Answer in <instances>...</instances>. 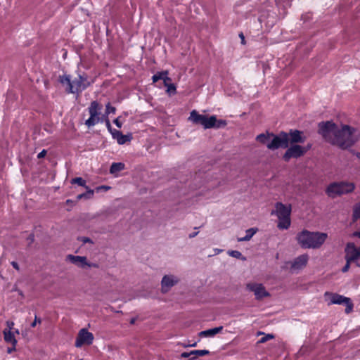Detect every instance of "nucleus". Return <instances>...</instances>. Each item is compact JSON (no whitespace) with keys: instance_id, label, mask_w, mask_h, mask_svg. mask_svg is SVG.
I'll use <instances>...</instances> for the list:
<instances>
[{"instance_id":"nucleus-1","label":"nucleus","mask_w":360,"mask_h":360,"mask_svg":"<svg viewBox=\"0 0 360 360\" xmlns=\"http://www.w3.org/2000/svg\"><path fill=\"white\" fill-rule=\"evenodd\" d=\"M58 82L63 86L66 85L65 91L68 94H79L89 86L93 82L89 80L88 75L86 73L78 74L77 77L73 80L69 75L64 74L59 75Z\"/></svg>"},{"instance_id":"nucleus-2","label":"nucleus","mask_w":360,"mask_h":360,"mask_svg":"<svg viewBox=\"0 0 360 360\" xmlns=\"http://www.w3.org/2000/svg\"><path fill=\"white\" fill-rule=\"evenodd\" d=\"M287 139V132L283 131L277 134L266 131L256 136V140L258 142L266 145V148L271 150L288 148V139Z\"/></svg>"},{"instance_id":"nucleus-3","label":"nucleus","mask_w":360,"mask_h":360,"mask_svg":"<svg viewBox=\"0 0 360 360\" xmlns=\"http://www.w3.org/2000/svg\"><path fill=\"white\" fill-rule=\"evenodd\" d=\"M328 235L325 233L303 230L297 233L296 239L304 249H318L324 243Z\"/></svg>"},{"instance_id":"nucleus-4","label":"nucleus","mask_w":360,"mask_h":360,"mask_svg":"<svg viewBox=\"0 0 360 360\" xmlns=\"http://www.w3.org/2000/svg\"><path fill=\"white\" fill-rule=\"evenodd\" d=\"M356 130L348 125H343L342 129L338 127L335 135L333 144L342 149H347L352 146L357 141Z\"/></svg>"},{"instance_id":"nucleus-5","label":"nucleus","mask_w":360,"mask_h":360,"mask_svg":"<svg viewBox=\"0 0 360 360\" xmlns=\"http://www.w3.org/2000/svg\"><path fill=\"white\" fill-rule=\"evenodd\" d=\"M275 210H272L271 215H276L278 219V228L279 229H288L290 226L291 205H284L281 202L275 204Z\"/></svg>"},{"instance_id":"nucleus-6","label":"nucleus","mask_w":360,"mask_h":360,"mask_svg":"<svg viewBox=\"0 0 360 360\" xmlns=\"http://www.w3.org/2000/svg\"><path fill=\"white\" fill-rule=\"evenodd\" d=\"M355 185L347 181L333 182L330 184L326 189V194L334 198L344 194H348L354 191Z\"/></svg>"},{"instance_id":"nucleus-7","label":"nucleus","mask_w":360,"mask_h":360,"mask_svg":"<svg viewBox=\"0 0 360 360\" xmlns=\"http://www.w3.org/2000/svg\"><path fill=\"white\" fill-rule=\"evenodd\" d=\"M338 126L332 121L321 122L319 123L318 133L328 143L333 144Z\"/></svg>"},{"instance_id":"nucleus-8","label":"nucleus","mask_w":360,"mask_h":360,"mask_svg":"<svg viewBox=\"0 0 360 360\" xmlns=\"http://www.w3.org/2000/svg\"><path fill=\"white\" fill-rule=\"evenodd\" d=\"M283 155V160L289 162L291 159H298L306 154L305 148L300 144H290Z\"/></svg>"},{"instance_id":"nucleus-9","label":"nucleus","mask_w":360,"mask_h":360,"mask_svg":"<svg viewBox=\"0 0 360 360\" xmlns=\"http://www.w3.org/2000/svg\"><path fill=\"white\" fill-rule=\"evenodd\" d=\"M326 295L330 296V304H345L346 306L345 312L350 313L353 309V304L350 298L337 293L326 292Z\"/></svg>"},{"instance_id":"nucleus-10","label":"nucleus","mask_w":360,"mask_h":360,"mask_svg":"<svg viewBox=\"0 0 360 360\" xmlns=\"http://www.w3.org/2000/svg\"><path fill=\"white\" fill-rule=\"evenodd\" d=\"M188 120L194 124L202 126L205 129L212 126V123L210 122V117L206 115L199 114L195 110L191 112Z\"/></svg>"},{"instance_id":"nucleus-11","label":"nucleus","mask_w":360,"mask_h":360,"mask_svg":"<svg viewBox=\"0 0 360 360\" xmlns=\"http://www.w3.org/2000/svg\"><path fill=\"white\" fill-rule=\"evenodd\" d=\"M94 340V335L87 329L82 328L79 331L75 345L76 347H81L83 345H91Z\"/></svg>"},{"instance_id":"nucleus-12","label":"nucleus","mask_w":360,"mask_h":360,"mask_svg":"<svg viewBox=\"0 0 360 360\" xmlns=\"http://www.w3.org/2000/svg\"><path fill=\"white\" fill-rule=\"evenodd\" d=\"M345 260L355 262L360 259V247L356 248L354 243H348L345 249Z\"/></svg>"},{"instance_id":"nucleus-13","label":"nucleus","mask_w":360,"mask_h":360,"mask_svg":"<svg viewBox=\"0 0 360 360\" xmlns=\"http://www.w3.org/2000/svg\"><path fill=\"white\" fill-rule=\"evenodd\" d=\"M247 289L253 292L257 300H262L264 297H269L270 294L266 290L264 286L261 283H248Z\"/></svg>"},{"instance_id":"nucleus-14","label":"nucleus","mask_w":360,"mask_h":360,"mask_svg":"<svg viewBox=\"0 0 360 360\" xmlns=\"http://www.w3.org/2000/svg\"><path fill=\"white\" fill-rule=\"evenodd\" d=\"M288 139V146L290 144H300L306 141V137L304 136V132L298 129H290L287 132Z\"/></svg>"},{"instance_id":"nucleus-15","label":"nucleus","mask_w":360,"mask_h":360,"mask_svg":"<svg viewBox=\"0 0 360 360\" xmlns=\"http://www.w3.org/2000/svg\"><path fill=\"white\" fill-rule=\"evenodd\" d=\"M179 282L178 278L172 275H165L161 281L162 292H167L174 285Z\"/></svg>"},{"instance_id":"nucleus-16","label":"nucleus","mask_w":360,"mask_h":360,"mask_svg":"<svg viewBox=\"0 0 360 360\" xmlns=\"http://www.w3.org/2000/svg\"><path fill=\"white\" fill-rule=\"evenodd\" d=\"M308 255H302L294 259L291 264V269L298 270L304 268L308 262Z\"/></svg>"},{"instance_id":"nucleus-17","label":"nucleus","mask_w":360,"mask_h":360,"mask_svg":"<svg viewBox=\"0 0 360 360\" xmlns=\"http://www.w3.org/2000/svg\"><path fill=\"white\" fill-rule=\"evenodd\" d=\"M67 260L80 268H84L87 264V259L84 256L67 255Z\"/></svg>"},{"instance_id":"nucleus-18","label":"nucleus","mask_w":360,"mask_h":360,"mask_svg":"<svg viewBox=\"0 0 360 360\" xmlns=\"http://www.w3.org/2000/svg\"><path fill=\"white\" fill-rule=\"evenodd\" d=\"M162 79L163 81V84L165 86H167L170 82H172V79L168 77V71H161L158 72L152 77L153 82H157L158 80Z\"/></svg>"},{"instance_id":"nucleus-19","label":"nucleus","mask_w":360,"mask_h":360,"mask_svg":"<svg viewBox=\"0 0 360 360\" xmlns=\"http://www.w3.org/2000/svg\"><path fill=\"white\" fill-rule=\"evenodd\" d=\"M112 136L114 139L117 140L120 145H123L127 142H129L132 139L131 134L124 135L120 131L118 130H114Z\"/></svg>"},{"instance_id":"nucleus-20","label":"nucleus","mask_w":360,"mask_h":360,"mask_svg":"<svg viewBox=\"0 0 360 360\" xmlns=\"http://www.w3.org/2000/svg\"><path fill=\"white\" fill-rule=\"evenodd\" d=\"M210 122H211L212 126H210L208 129H221L227 124L225 120H217L216 115L210 116Z\"/></svg>"},{"instance_id":"nucleus-21","label":"nucleus","mask_w":360,"mask_h":360,"mask_svg":"<svg viewBox=\"0 0 360 360\" xmlns=\"http://www.w3.org/2000/svg\"><path fill=\"white\" fill-rule=\"evenodd\" d=\"M102 105L98 101H94L90 103L88 110L91 117H98L101 114Z\"/></svg>"},{"instance_id":"nucleus-22","label":"nucleus","mask_w":360,"mask_h":360,"mask_svg":"<svg viewBox=\"0 0 360 360\" xmlns=\"http://www.w3.org/2000/svg\"><path fill=\"white\" fill-rule=\"evenodd\" d=\"M223 330V326H219L208 330H202L199 333L200 337H213Z\"/></svg>"},{"instance_id":"nucleus-23","label":"nucleus","mask_w":360,"mask_h":360,"mask_svg":"<svg viewBox=\"0 0 360 360\" xmlns=\"http://www.w3.org/2000/svg\"><path fill=\"white\" fill-rule=\"evenodd\" d=\"M4 340L8 343H11L13 346L15 347L17 345V340L14 337V333H12L10 330H4Z\"/></svg>"},{"instance_id":"nucleus-24","label":"nucleus","mask_w":360,"mask_h":360,"mask_svg":"<svg viewBox=\"0 0 360 360\" xmlns=\"http://www.w3.org/2000/svg\"><path fill=\"white\" fill-rule=\"evenodd\" d=\"M257 231H258L257 228H250V229H248L245 231V233H246L245 236L244 237H242V238H238V241L243 242V241H248V240H250L252 238V237L257 233Z\"/></svg>"},{"instance_id":"nucleus-25","label":"nucleus","mask_w":360,"mask_h":360,"mask_svg":"<svg viewBox=\"0 0 360 360\" xmlns=\"http://www.w3.org/2000/svg\"><path fill=\"white\" fill-rule=\"evenodd\" d=\"M125 165L122 162H113L110 168V173L115 174L124 169Z\"/></svg>"},{"instance_id":"nucleus-26","label":"nucleus","mask_w":360,"mask_h":360,"mask_svg":"<svg viewBox=\"0 0 360 360\" xmlns=\"http://www.w3.org/2000/svg\"><path fill=\"white\" fill-rule=\"evenodd\" d=\"M193 355H195L189 359V360H195L197 356H202L210 354V351L207 349L202 350H192Z\"/></svg>"},{"instance_id":"nucleus-27","label":"nucleus","mask_w":360,"mask_h":360,"mask_svg":"<svg viewBox=\"0 0 360 360\" xmlns=\"http://www.w3.org/2000/svg\"><path fill=\"white\" fill-rule=\"evenodd\" d=\"M87 191L85 193H81L77 195V198L78 200L81 199H90L94 196V191L90 188H86Z\"/></svg>"},{"instance_id":"nucleus-28","label":"nucleus","mask_w":360,"mask_h":360,"mask_svg":"<svg viewBox=\"0 0 360 360\" xmlns=\"http://www.w3.org/2000/svg\"><path fill=\"white\" fill-rule=\"evenodd\" d=\"M72 184H78L79 186L85 187L88 188V186H86V181L83 179L82 177H75L71 179Z\"/></svg>"},{"instance_id":"nucleus-29","label":"nucleus","mask_w":360,"mask_h":360,"mask_svg":"<svg viewBox=\"0 0 360 360\" xmlns=\"http://www.w3.org/2000/svg\"><path fill=\"white\" fill-rule=\"evenodd\" d=\"M99 120H100L97 119L96 117H91V115H90L89 118L86 120L85 124L88 127H91L94 126L96 124L98 123Z\"/></svg>"},{"instance_id":"nucleus-30","label":"nucleus","mask_w":360,"mask_h":360,"mask_svg":"<svg viewBox=\"0 0 360 360\" xmlns=\"http://www.w3.org/2000/svg\"><path fill=\"white\" fill-rule=\"evenodd\" d=\"M116 112V108L113 106H111L110 103H108L105 105V112L104 114L105 117H108V115L110 113L115 114Z\"/></svg>"},{"instance_id":"nucleus-31","label":"nucleus","mask_w":360,"mask_h":360,"mask_svg":"<svg viewBox=\"0 0 360 360\" xmlns=\"http://www.w3.org/2000/svg\"><path fill=\"white\" fill-rule=\"evenodd\" d=\"M353 218L354 220H356L360 218V203L356 204L354 207Z\"/></svg>"},{"instance_id":"nucleus-32","label":"nucleus","mask_w":360,"mask_h":360,"mask_svg":"<svg viewBox=\"0 0 360 360\" xmlns=\"http://www.w3.org/2000/svg\"><path fill=\"white\" fill-rule=\"evenodd\" d=\"M228 254L233 257H235V258H237V259H245L244 257H243V255L241 254V252L240 251H238V250H230L228 252Z\"/></svg>"},{"instance_id":"nucleus-33","label":"nucleus","mask_w":360,"mask_h":360,"mask_svg":"<svg viewBox=\"0 0 360 360\" xmlns=\"http://www.w3.org/2000/svg\"><path fill=\"white\" fill-rule=\"evenodd\" d=\"M167 92H168L169 94H176V86L173 83L170 82L169 84L167 85Z\"/></svg>"},{"instance_id":"nucleus-34","label":"nucleus","mask_w":360,"mask_h":360,"mask_svg":"<svg viewBox=\"0 0 360 360\" xmlns=\"http://www.w3.org/2000/svg\"><path fill=\"white\" fill-rule=\"evenodd\" d=\"M274 338V335H272V334H266L265 335L264 337H262L259 340V343H264L269 340H271Z\"/></svg>"},{"instance_id":"nucleus-35","label":"nucleus","mask_w":360,"mask_h":360,"mask_svg":"<svg viewBox=\"0 0 360 360\" xmlns=\"http://www.w3.org/2000/svg\"><path fill=\"white\" fill-rule=\"evenodd\" d=\"M105 125H106V127H107L108 130L109 131V132L112 136L113 131L116 130V129H112L108 117H105Z\"/></svg>"},{"instance_id":"nucleus-36","label":"nucleus","mask_w":360,"mask_h":360,"mask_svg":"<svg viewBox=\"0 0 360 360\" xmlns=\"http://www.w3.org/2000/svg\"><path fill=\"white\" fill-rule=\"evenodd\" d=\"M78 240L82 241L83 243H91V244L94 243L93 240L88 237H84V236L79 237V238H78Z\"/></svg>"},{"instance_id":"nucleus-37","label":"nucleus","mask_w":360,"mask_h":360,"mask_svg":"<svg viewBox=\"0 0 360 360\" xmlns=\"http://www.w3.org/2000/svg\"><path fill=\"white\" fill-rule=\"evenodd\" d=\"M350 263H351V262H349V260H346V264L343 266V268L342 269V271L343 273H345V272L348 271V270L349 269V266H350Z\"/></svg>"},{"instance_id":"nucleus-38","label":"nucleus","mask_w":360,"mask_h":360,"mask_svg":"<svg viewBox=\"0 0 360 360\" xmlns=\"http://www.w3.org/2000/svg\"><path fill=\"white\" fill-rule=\"evenodd\" d=\"M41 322V319H38L37 315H35L34 321L31 323V327L34 328L36 326L37 323H40Z\"/></svg>"},{"instance_id":"nucleus-39","label":"nucleus","mask_w":360,"mask_h":360,"mask_svg":"<svg viewBox=\"0 0 360 360\" xmlns=\"http://www.w3.org/2000/svg\"><path fill=\"white\" fill-rule=\"evenodd\" d=\"M120 117H117L116 119H115L113 120V122L114 124L118 127V128H121L122 127V123L120 121Z\"/></svg>"},{"instance_id":"nucleus-40","label":"nucleus","mask_w":360,"mask_h":360,"mask_svg":"<svg viewBox=\"0 0 360 360\" xmlns=\"http://www.w3.org/2000/svg\"><path fill=\"white\" fill-rule=\"evenodd\" d=\"M46 153H47V151L45 149H44L37 155V158L39 159L43 158L45 157Z\"/></svg>"},{"instance_id":"nucleus-41","label":"nucleus","mask_w":360,"mask_h":360,"mask_svg":"<svg viewBox=\"0 0 360 360\" xmlns=\"http://www.w3.org/2000/svg\"><path fill=\"white\" fill-rule=\"evenodd\" d=\"M86 266H88L89 268H98V264L97 263H92V262H88L87 264H86Z\"/></svg>"},{"instance_id":"nucleus-42","label":"nucleus","mask_w":360,"mask_h":360,"mask_svg":"<svg viewBox=\"0 0 360 360\" xmlns=\"http://www.w3.org/2000/svg\"><path fill=\"white\" fill-rule=\"evenodd\" d=\"M190 355H193L192 351H191L190 352H183V353H181V356L182 358L186 359V358L190 357Z\"/></svg>"},{"instance_id":"nucleus-43","label":"nucleus","mask_w":360,"mask_h":360,"mask_svg":"<svg viewBox=\"0 0 360 360\" xmlns=\"http://www.w3.org/2000/svg\"><path fill=\"white\" fill-rule=\"evenodd\" d=\"M11 264L12 265V266L16 270L19 271L20 270V267H19V265L18 264L15 262V261H13L11 262Z\"/></svg>"},{"instance_id":"nucleus-44","label":"nucleus","mask_w":360,"mask_h":360,"mask_svg":"<svg viewBox=\"0 0 360 360\" xmlns=\"http://www.w3.org/2000/svg\"><path fill=\"white\" fill-rule=\"evenodd\" d=\"M239 37H240V39H241V43H242L243 44H245V37H244V34H243V32H240V33L239 34Z\"/></svg>"},{"instance_id":"nucleus-45","label":"nucleus","mask_w":360,"mask_h":360,"mask_svg":"<svg viewBox=\"0 0 360 360\" xmlns=\"http://www.w3.org/2000/svg\"><path fill=\"white\" fill-rule=\"evenodd\" d=\"M27 240L30 241V243H33L34 242V234H30L28 237H27Z\"/></svg>"},{"instance_id":"nucleus-46","label":"nucleus","mask_w":360,"mask_h":360,"mask_svg":"<svg viewBox=\"0 0 360 360\" xmlns=\"http://www.w3.org/2000/svg\"><path fill=\"white\" fill-rule=\"evenodd\" d=\"M15 350V347L13 346V347H8V349H7V352L8 354H11L12 353L13 351Z\"/></svg>"},{"instance_id":"nucleus-47","label":"nucleus","mask_w":360,"mask_h":360,"mask_svg":"<svg viewBox=\"0 0 360 360\" xmlns=\"http://www.w3.org/2000/svg\"><path fill=\"white\" fill-rule=\"evenodd\" d=\"M105 116H104V114L101 116V117H99V115L97 117V119H99V122H105Z\"/></svg>"},{"instance_id":"nucleus-48","label":"nucleus","mask_w":360,"mask_h":360,"mask_svg":"<svg viewBox=\"0 0 360 360\" xmlns=\"http://www.w3.org/2000/svg\"><path fill=\"white\" fill-rule=\"evenodd\" d=\"M198 234V231L197 232H193V233H190L188 237L190 238H193L195 237Z\"/></svg>"},{"instance_id":"nucleus-49","label":"nucleus","mask_w":360,"mask_h":360,"mask_svg":"<svg viewBox=\"0 0 360 360\" xmlns=\"http://www.w3.org/2000/svg\"><path fill=\"white\" fill-rule=\"evenodd\" d=\"M352 236H354V237H358L359 238H360V231H354L352 233Z\"/></svg>"},{"instance_id":"nucleus-50","label":"nucleus","mask_w":360,"mask_h":360,"mask_svg":"<svg viewBox=\"0 0 360 360\" xmlns=\"http://www.w3.org/2000/svg\"><path fill=\"white\" fill-rule=\"evenodd\" d=\"M305 150H306V153H307V151L311 148V144H307V146H303Z\"/></svg>"},{"instance_id":"nucleus-51","label":"nucleus","mask_w":360,"mask_h":360,"mask_svg":"<svg viewBox=\"0 0 360 360\" xmlns=\"http://www.w3.org/2000/svg\"><path fill=\"white\" fill-rule=\"evenodd\" d=\"M8 326L9 327V330H11L12 326L14 325L13 322H7Z\"/></svg>"},{"instance_id":"nucleus-52","label":"nucleus","mask_w":360,"mask_h":360,"mask_svg":"<svg viewBox=\"0 0 360 360\" xmlns=\"http://www.w3.org/2000/svg\"><path fill=\"white\" fill-rule=\"evenodd\" d=\"M356 157H357L358 158H359V159H360V152H357V153H356Z\"/></svg>"},{"instance_id":"nucleus-53","label":"nucleus","mask_w":360,"mask_h":360,"mask_svg":"<svg viewBox=\"0 0 360 360\" xmlns=\"http://www.w3.org/2000/svg\"><path fill=\"white\" fill-rule=\"evenodd\" d=\"M102 188H105V190H108L110 188L109 186H103Z\"/></svg>"},{"instance_id":"nucleus-54","label":"nucleus","mask_w":360,"mask_h":360,"mask_svg":"<svg viewBox=\"0 0 360 360\" xmlns=\"http://www.w3.org/2000/svg\"><path fill=\"white\" fill-rule=\"evenodd\" d=\"M191 347H195L196 346V342L192 344V345H190Z\"/></svg>"},{"instance_id":"nucleus-55","label":"nucleus","mask_w":360,"mask_h":360,"mask_svg":"<svg viewBox=\"0 0 360 360\" xmlns=\"http://www.w3.org/2000/svg\"><path fill=\"white\" fill-rule=\"evenodd\" d=\"M134 321H135V320H134V319H131V323H134Z\"/></svg>"},{"instance_id":"nucleus-56","label":"nucleus","mask_w":360,"mask_h":360,"mask_svg":"<svg viewBox=\"0 0 360 360\" xmlns=\"http://www.w3.org/2000/svg\"><path fill=\"white\" fill-rule=\"evenodd\" d=\"M356 266L360 267V264L359 263H356Z\"/></svg>"},{"instance_id":"nucleus-57","label":"nucleus","mask_w":360,"mask_h":360,"mask_svg":"<svg viewBox=\"0 0 360 360\" xmlns=\"http://www.w3.org/2000/svg\"><path fill=\"white\" fill-rule=\"evenodd\" d=\"M194 356V355H190V357H188V359H189L190 358H191L192 356Z\"/></svg>"},{"instance_id":"nucleus-58","label":"nucleus","mask_w":360,"mask_h":360,"mask_svg":"<svg viewBox=\"0 0 360 360\" xmlns=\"http://www.w3.org/2000/svg\"><path fill=\"white\" fill-rule=\"evenodd\" d=\"M79 360H84V359H79Z\"/></svg>"}]
</instances>
